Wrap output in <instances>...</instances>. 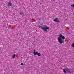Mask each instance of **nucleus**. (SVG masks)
Instances as JSON below:
<instances>
[{"label":"nucleus","instance_id":"obj_1","mask_svg":"<svg viewBox=\"0 0 74 74\" xmlns=\"http://www.w3.org/2000/svg\"><path fill=\"white\" fill-rule=\"evenodd\" d=\"M59 37L58 39V41L60 44H63L64 42V40H62L61 38H62L63 40L65 39V37L64 36H62V34H60L59 35Z\"/></svg>","mask_w":74,"mask_h":74},{"label":"nucleus","instance_id":"obj_2","mask_svg":"<svg viewBox=\"0 0 74 74\" xmlns=\"http://www.w3.org/2000/svg\"><path fill=\"white\" fill-rule=\"evenodd\" d=\"M33 51L34 52L32 53L34 54V55H37L38 56H41V53H39L38 52H36V51L35 50H34Z\"/></svg>","mask_w":74,"mask_h":74},{"label":"nucleus","instance_id":"obj_3","mask_svg":"<svg viewBox=\"0 0 74 74\" xmlns=\"http://www.w3.org/2000/svg\"><path fill=\"white\" fill-rule=\"evenodd\" d=\"M70 71V69H68V68H66L63 70V72H64V73H67V72H69Z\"/></svg>","mask_w":74,"mask_h":74},{"label":"nucleus","instance_id":"obj_4","mask_svg":"<svg viewBox=\"0 0 74 74\" xmlns=\"http://www.w3.org/2000/svg\"><path fill=\"white\" fill-rule=\"evenodd\" d=\"M41 28L43 30H44L45 32H47V30H48L49 29V27H47L46 26H45V27H42Z\"/></svg>","mask_w":74,"mask_h":74},{"label":"nucleus","instance_id":"obj_5","mask_svg":"<svg viewBox=\"0 0 74 74\" xmlns=\"http://www.w3.org/2000/svg\"><path fill=\"white\" fill-rule=\"evenodd\" d=\"M7 6L8 7H11L12 6V3L11 2H8V3Z\"/></svg>","mask_w":74,"mask_h":74},{"label":"nucleus","instance_id":"obj_6","mask_svg":"<svg viewBox=\"0 0 74 74\" xmlns=\"http://www.w3.org/2000/svg\"><path fill=\"white\" fill-rule=\"evenodd\" d=\"M53 21L55 22H59V21L58 20L57 18H55L54 19Z\"/></svg>","mask_w":74,"mask_h":74},{"label":"nucleus","instance_id":"obj_7","mask_svg":"<svg viewBox=\"0 0 74 74\" xmlns=\"http://www.w3.org/2000/svg\"><path fill=\"white\" fill-rule=\"evenodd\" d=\"M15 56H16V54H14L12 56V58L14 59L15 58Z\"/></svg>","mask_w":74,"mask_h":74},{"label":"nucleus","instance_id":"obj_8","mask_svg":"<svg viewBox=\"0 0 74 74\" xmlns=\"http://www.w3.org/2000/svg\"><path fill=\"white\" fill-rule=\"evenodd\" d=\"M20 15H24V13H22V12H20Z\"/></svg>","mask_w":74,"mask_h":74},{"label":"nucleus","instance_id":"obj_9","mask_svg":"<svg viewBox=\"0 0 74 74\" xmlns=\"http://www.w3.org/2000/svg\"><path fill=\"white\" fill-rule=\"evenodd\" d=\"M71 7H74V4L71 5Z\"/></svg>","mask_w":74,"mask_h":74},{"label":"nucleus","instance_id":"obj_10","mask_svg":"<svg viewBox=\"0 0 74 74\" xmlns=\"http://www.w3.org/2000/svg\"><path fill=\"white\" fill-rule=\"evenodd\" d=\"M20 65L21 66H23V63H21V64H20Z\"/></svg>","mask_w":74,"mask_h":74}]
</instances>
